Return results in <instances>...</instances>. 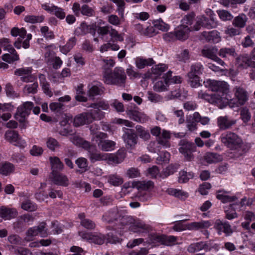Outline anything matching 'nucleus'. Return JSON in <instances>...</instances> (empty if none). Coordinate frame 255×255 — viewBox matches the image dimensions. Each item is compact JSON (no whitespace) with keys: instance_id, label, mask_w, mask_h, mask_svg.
Listing matches in <instances>:
<instances>
[{"instance_id":"1","label":"nucleus","mask_w":255,"mask_h":255,"mask_svg":"<svg viewBox=\"0 0 255 255\" xmlns=\"http://www.w3.org/2000/svg\"><path fill=\"white\" fill-rule=\"evenodd\" d=\"M127 76L124 70L121 67H116L113 71L107 69L104 71L103 80L108 85H115L125 87Z\"/></svg>"},{"instance_id":"2","label":"nucleus","mask_w":255,"mask_h":255,"mask_svg":"<svg viewBox=\"0 0 255 255\" xmlns=\"http://www.w3.org/2000/svg\"><path fill=\"white\" fill-rule=\"evenodd\" d=\"M221 140L225 146L231 150L242 148L243 151L246 152L250 148L248 145L244 144L242 139L239 135L232 131H228L225 134H222Z\"/></svg>"},{"instance_id":"3","label":"nucleus","mask_w":255,"mask_h":255,"mask_svg":"<svg viewBox=\"0 0 255 255\" xmlns=\"http://www.w3.org/2000/svg\"><path fill=\"white\" fill-rule=\"evenodd\" d=\"M90 131L92 134V140L97 144L99 149L108 151L114 148L116 143L114 141L107 139L108 135L106 133L95 131L94 125L91 126Z\"/></svg>"},{"instance_id":"4","label":"nucleus","mask_w":255,"mask_h":255,"mask_svg":"<svg viewBox=\"0 0 255 255\" xmlns=\"http://www.w3.org/2000/svg\"><path fill=\"white\" fill-rule=\"evenodd\" d=\"M150 132L153 136L156 137V141L164 148L170 147V139L171 137V132L165 129H161L158 126H155L150 129Z\"/></svg>"},{"instance_id":"5","label":"nucleus","mask_w":255,"mask_h":255,"mask_svg":"<svg viewBox=\"0 0 255 255\" xmlns=\"http://www.w3.org/2000/svg\"><path fill=\"white\" fill-rule=\"evenodd\" d=\"M132 188H136L139 192L138 197L139 201L144 202L147 201L150 197V194L147 193H142V191H150L154 188V183L151 181H137L131 183Z\"/></svg>"},{"instance_id":"6","label":"nucleus","mask_w":255,"mask_h":255,"mask_svg":"<svg viewBox=\"0 0 255 255\" xmlns=\"http://www.w3.org/2000/svg\"><path fill=\"white\" fill-rule=\"evenodd\" d=\"M179 145V152L183 154L185 159L187 161L192 160L194 157L193 152L196 150V146L194 143L185 139H182L180 141Z\"/></svg>"},{"instance_id":"7","label":"nucleus","mask_w":255,"mask_h":255,"mask_svg":"<svg viewBox=\"0 0 255 255\" xmlns=\"http://www.w3.org/2000/svg\"><path fill=\"white\" fill-rule=\"evenodd\" d=\"M218 25V22L215 17H207L202 15L198 18L195 24L193 26V29L198 31L200 29L201 26L208 29L215 28Z\"/></svg>"},{"instance_id":"8","label":"nucleus","mask_w":255,"mask_h":255,"mask_svg":"<svg viewBox=\"0 0 255 255\" xmlns=\"http://www.w3.org/2000/svg\"><path fill=\"white\" fill-rule=\"evenodd\" d=\"M79 235L83 239L99 245H103L106 240L105 235L101 233L80 232Z\"/></svg>"},{"instance_id":"9","label":"nucleus","mask_w":255,"mask_h":255,"mask_svg":"<svg viewBox=\"0 0 255 255\" xmlns=\"http://www.w3.org/2000/svg\"><path fill=\"white\" fill-rule=\"evenodd\" d=\"M206 86L217 93H228L229 92V85L224 81L207 80Z\"/></svg>"},{"instance_id":"10","label":"nucleus","mask_w":255,"mask_h":255,"mask_svg":"<svg viewBox=\"0 0 255 255\" xmlns=\"http://www.w3.org/2000/svg\"><path fill=\"white\" fill-rule=\"evenodd\" d=\"M33 103L31 102H26L17 108V112L15 118L20 123L25 120V118L31 112L33 108Z\"/></svg>"},{"instance_id":"11","label":"nucleus","mask_w":255,"mask_h":255,"mask_svg":"<svg viewBox=\"0 0 255 255\" xmlns=\"http://www.w3.org/2000/svg\"><path fill=\"white\" fill-rule=\"evenodd\" d=\"M236 123V120L231 119L227 115L220 116L217 120V126L222 130L231 129Z\"/></svg>"},{"instance_id":"12","label":"nucleus","mask_w":255,"mask_h":255,"mask_svg":"<svg viewBox=\"0 0 255 255\" xmlns=\"http://www.w3.org/2000/svg\"><path fill=\"white\" fill-rule=\"evenodd\" d=\"M123 138L127 144V147L132 149L137 144L138 137L133 129H127V131L123 135Z\"/></svg>"},{"instance_id":"13","label":"nucleus","mask_w":255,"mask_h":255,"mask_svg":"<svg viewBox=\"0 0 255 255\" xmlns=\"http://www.w3.org/2000/svg\"><path fill=\"white\" fill-rule=\"evenodd\" d=\"M5 138L10 143H14V145L20 147H24L25 141L19 137L18 132L14 130H7L4 134Z\"/></svg>"},{"instance_id":"14","label":"nucleus","mask_w":255,"mask_h":255,"mask_svg":"<svg viewBox=\"0 0 255 255\" xmlns=\"http://www.w3.org/2000/svg\"><path fill=\"white\" fill-rule=\"evenodd\" d=\"M215 93L211 97V102L216 105L219 108H225L229 103L228 93Z\"/></svg>"},{"instance_id":"15","label":"nucleus","mask_w":255,"mask_h":255,"mask_svg":"<svg viewBox=\"0 0 255 255\" xmlns=\"http://www.w3.org/2000/svg\"><path fill=\"white\" fill-rule=\"evenodd\" d=\"M32 68L31 67L17 69L14 71V74L20 76L22 82H29L33 81L34 77L32 75Z\"/></svg>"},{"instance_id":"16","label":"nucleus","mask_w":255,"mask_h":255,"mask_svg":"<svg viewBox=\"0 0 255 255\" xmlns=\"http://www.w3.org/2000/svg\"><path fill=\"white\" fill-rule=\"evenodd\" d=\"M237 65L241 69H246L249 67L255 68V61L247 55L239 56L237 58Z\"/></svg>"},{"instance_id":"17","label":"nucleus","mask_w":255,"mask_h":255,"mask_svg":"<svg viewBox=\"0 0 255 255\" xmlns=\"http://www.w3.org/2000/svg\"><path fill=\"white\" fill-rule=\"evenodd\" d=\"M235 97L237 98L239 106H243L248 101L249 97L246 90L241 87L236 86L234 88Z\"/></svg>"},{"instance_id":"18","label":"nucleus","mask_w":255,"mask_h":255,"mask_svg":"<svg viewBox=\"0 0 255 255\" xmlns=\"http://www.w3.org/2000/svg\"><path fill=\"white\" fill-rule=\"evenodd\" d=\"M193 29V27L189 28L187 25L181 24L177 27L174 33L176 38L179 40H185L189 37V34Z\"/></svg>"},{"instance_id":"19","label":"nucleus","mask_w":255,"mask_h":255,"mask_svg":"<svg viewBox=\"0 0 255 255\" xmlns=\"http://www.w3.org/2000/svg\"><path fill=\"white\" fill-rule=\"evenodd\" d=\"M18 212L14 208H10L4 206L0 207V217L4 220H10L15 218Z\"/></svg>"},{"instance_id":"20","label":"nucleus","mask_w":255,"mask_h":255,"mask_svg":"<svg viewBox=\"0 0 255 255\" xmlns=\"http://www.w3.org/2000/svg\"><path fill=\"white\" fill-rule=\"evenodd\" d=\"M127 114L131 119L138 123H145L149 119L144 113L134 110L128 111Z\"/></svg>"},{"instance_id":"21","label":"nucleus","mask_w":255,"mask_h":255,"mask_svg":"<svg viewBox=\"0 0 255 255\" xmlns=\"http://www.w3.org/2000/svg\"><path fill=\"white\" fill-rule=\"evenodd\" d=\"M90 118L88 112L83 113L75 117L73 124L75 127L89 124L91 123Z\"/></svg>"},{"instance_id":"22","label":"nucleus","mask_w":255,"mask_h":255,"mask_svg":"<svg viewBox=\"0 0 255 255\" xmlns=\"http://www.w3.org/2000/svg\"><path fill=\"white\" fill-rule=\"evenodd\" d=\"M129 230L133 232H145L151 230V228L141 221H137L130 226Z\"/></svg>"},{"instance_id":"23","label":"nucleus","mask_w":255,"mask_h":255,"mask_svg":"<svg viewBox=\"0 0 255 255\" xmlns=\"http://www.w3.org/2000/svg\"><path fill=\"white\" fill-rule=\"evenodd\" d=\"M52 181L56 185L63 186H67L69 184V180L67 177L59 172L51 174Z\"/></svg>"},{"instance_id":"24","label":"nucleus","mask_w":255,"mask_h":255,"mask_svg":"<svg viewBox=\"0 0 255 255\" xmlns=\"http://www.w3.org/2000/svg\"><path fill=\"white\" fill-rule=\"evenodd\" d=\"M215 226L219 234H221V232H224L226 236H229L233 233L230 225L226 222H223L220 220H218L216 221Z\"/></svg>"},{"instance_id":"25","label":"nucleus","mask_w":255,"mask_h":255,"mask_svg":"<svg viewBox=\"0 0 255 255\" xmlns=\"http://www.w3.org/2000/svg\"><path fill=\"white\" fill-rule=\"evenodd\" d=\"M201 52L203 56L213 60L214 57H216L218 49L216 46H205Z\"/></svg>"},{"instance_id":"26","label":"nucleus","mask_w":255,"mask_h":255,"mask_svg":"<svg viewBox=\"0 0 255 255\" xmlns=\"http://www.w3.org/2000/svg\"><path fill=\"white\" fill-rule=\"evenodd\" d=\"M188 251L191 253L201 250L209 251L210 250L207 243L204 242H200L191 244L188 248Z\"/></svg>"},{"instance_id":"27","label":"nucleus","mask_w":255,"mask_h":255,"mask_svg":"<svg viewBox=\"0 0 255 255\" xmlns=\"http://www.w3.org/2000/svg\"><path fill=\"white\" fill-rule=\"evenodd\" d=\"M49 160L52 169L51 174L58 173L63 170L64 164L58 157H50Z\"/></svg>"},{"instance_id":"28","label":"nucleus","mask_w":255,"mask_h":255,"mask_svg":"<svg viewBox=\"0 0 255 255\" xmlns=\"http://www.w3.org/2000/svg\"><path fill=\"white\" fill-rule=\"evenodd\" d=\"M228 193L225 190H218L217 191L216 197L224 203L231 202L238 199L236 196L228 195Z\"/></svg>"},{"instance_id":"29","label":"nucleus","mask_w":255,"mask_h":255,"mask_svg":"<svg viewBox=\"0 0 255 255\" xmlns=\"http://www.w3.org/2000/svg\"><path fill=\"white\" fill-rule=\"evenodd\" d=\"M155 63L152 58H144L143 57L138 56L135 59V64L138 69H143L146 66H151Z\"/></svg>"},{"instance_id":"30","label":"nucleus","mask_w":255,"mask_h":255,"mask_svg":"<svg viewBox=\"0 0 255 255\" xmlns=\"http://www.w3.org/2000/svg\"><path fill=\"white\" fill-rule=\"evenodd\" d=\"M202 35L208 42L217 43L221 40L219 33L216 30L210 32L204 31L202 32Z\"/></svg>"},{"instance_id":"31","label":"nucleus","mask_w":255,"mask_h":255,"mask_svg":"<svg viewBox=\"0 0 255 255\" xmlns=\"http://www.w3.org/2000/svg\"><path fill=\"white\" fill-rule=\"evenodd\" d=\"M78 217L80 220V224L85 228L88 230H93L96 228V224L93 221L86 219L84 213L79 214Z\"/></svg>"},{"instance_id":"32","label":"nucleus","mask_w":255,"mask_h":255,"mask_svg":"<svg viewBox=\"0 0 255 255\" xmlns=\"http://www.w3.org/2000/svg\"><path fill=\"white\" fill-rule=\"evenodd\" d=\"M126 155V152L125 149H121L119 150L116 154H111L109 157L110 161L115 163H119L122 162L125 159Z\"/></svg>"},{"instance_id":"33","label":"nucleus","mask_w":255,"mask_h":255,"mask_svg":"<svg viewBox=\"0 0 255 255\" xmlns=\"http://www.w3.org/2000/svg\"><path fill=\"white\" fill-rule=\"evenodd\" d=\"M218 54L222 58L235 57L237 55L236 50L233 47L222 48L219 50Z\"/></svg>"},{"instance_id":"34","label":"nucleus","mask_w":255,"mask_h":255,"mask_svg":"<svg viewBox=\"0 0 255 255\" xmlns=\"http://www.w3.org/2000/svg\"><path fill=\"white\" fill-rule=\"evenodd\" d=\"M247 20L248 17L246 14L242 13L235 17L233 19L232 23L233 25L235 27L241 28L245 27Z\"/></svg>"},{"instance_id":"35","label":"nucleus","mask_w":255,"mask_h":255,"mask_svg":"<svg viewBox=\"0 0 255 255\" xmlns=\"http://www.w3.org/2000/svg\"><path fill=\"white\" fill-rule=\"evenodd\" d=\"M172 72L171 71H168L166 74H164L162 78L165 80L166 83L170 84H179L181 83V78L180 76H175L172 77Z\"/></svg>"},{"instance_id":"36","label":"nucleus","mask_w":255,"mask_h":255,"mask_svg":"<svg viewBox=\"0 0 255 255\" xmlns=\"http://www.w3.org/2000/svg\"><path fill=\"white\" fill-rule=\"evenodd\" d=\"M244 218L247 222L242 223V227L249 231L251 232V229L250 227V223L251 221L255 220V215L254 213L251 211H246L244 215Z\"/></svg>"},{"instance_id":"37","label":"nucleus","mask_w":255,"mask_h":255,"mask_svg":"<svg viewBox=\"0 0 255 255\" xmlns=\"http://www.w3.org/2000/svg\"><path fill=\"white\" fill-rule=\"evenodd\" d=\"M105 90L104 87L101 85H93L88 92V95L89 97L93 98L95 96L102 95Z\"/></svg>"},{"instance_id":"38","label":"nucleus","mask_w":255,"mask_h":255,"mask_svg":"<svg viewBox=\"0 0 255 255\" xmlns=\"http://www.w3.org/2000/svg\"><path fill=\"white\" fill-rule=\"evenodd\" d=\"M211 224L208 221H202L199 222H193L188 225L187 228L189 230H198L205 229L209 227Z\"/></svg>"},{"instance_id":"39","label":"nucleus","mask_w":255,"mask_h":255,"mask_svg":"<svg viewBox=\"0 0 255 255\" xmlns=\"http://www.w3.org/2000/svg\"><path fill=\"white\" fill-rule=\"evenodd\" d=\"M168 67L163 64H160L152 67L151 69V77H157L162 74V73L166 71Z\"/></svg>"},{"instance_id":"40","label":"nucleus","mask_w":255,"mask_h":255,"mask_svg":"<svg viewBox=\"0 0 255 255\" xmlns=\"http://www.w3.org/2000/svg\"><path fill=\"white\" fill-rule=\"evenodd\" d=\"M89 156L92 162L103 160L107 158L105 154H101L96 149L95 146L94 147V149H92L89 152Z\"/></svg>"},{"instance_id":"41","label":"nucleus","mask_w":255,"mask_h":255,"mask_svg":"<svg viewBox=\"0 0 255 255\" xmlns=\"http://www.w3.org/2000/svg\"><path fill=\"white\" fill-rule=\"evenodd\" d=\"M40 79V83L41 85L42 90L44 93L49 97H51L53 95L52 91L49 88V84L46 81L45 76L43 74H40L39 76Z\"/></svg>"},{"instance_id":"42","label":"nucleus","mask_w":255,"mask_h":255,"mask_svg":"<svg viewBox=\"0 0 255 255\" xmlns=\"http://www.w3.org/2000/svg\"><path fill=\"white\" fill-rule=\"evenodd\" d=\"M169 194L173 195L181 200H185L188 197V193L181 190L170 189L168 190Z\"/></svg>"},{"instance_id":"43","label":"nucleus","mask_w":255,"mask_h":255,"mask_svg":"<svg viewBox=\"0 0 255 255\" xmlns=\"http://www.w3.org/2000/svg\"><path fill=\"white\" fill-rule=\"evenodd\" d=\"M205 160L209 163L217 162L221 161L222 158L220 155L216 153L208 152L204 156Z\"/></svg>"},{"instance_id":"44","label":"nucleus","mask_w":255,"mask_h":255,"mask_svg":"<svg viewBox=\"0 0 255 255\" xmlns=\"http://www.w3.org/2000/svg\"><path fill=\"white\" fill-rule=\"evenodd\" d=\"M88 113L91 119V123L94 120H100L104 117V113L97 109L91 110Z\"/></svg>"},{"instance_id":"45","label":"nucleus","mask_w":255,"mask_h":255,"mask_svg":"<svg viewBox=\"0 0 255 255\" xmlns=\"http://www.w3.org/2000/svg\"><path fill=\"white\" fill-rule=\"evenodd\" d=\"M203 70V66L200 63H195L191 66V70L188 73V76H199V75L202 73Z\"/></svg>"},{"instance_id":"46","label":"nucleus","mask_w":255,"mask_h":255,"mask_svg":"<svg viewBox=\"0 0 255 255\" xmlns=\"http://www.w3.org/2000/svg\"><path fill=\"white\" fill-rule=\"evenodd\" d=\"M14 170L13 165L10 163H5L0 165V173L4 175L12 172Z\"/></svg>"},{"instance_id":"47","label":"nucleus","mask_w":255,"mask_h":255,"mask_svg":"<svg viewBox=\"0 0 255 255\" xmlns=\"http://www.w3.org/2000/svg\"><path fill=\"white\" fill-rule=\"evenodd\" d=\"M179 167L178 164H170L166 168H165L162 172L161 176L163 177H167V176L173 174L176 171Z\"/></svg>"},{"instance_id":"48","label":"nucleus","mask_w":255,"mask_h":255,"mask_svg":"<svg viewBox=\"0 0 255 255\" xmlns=\"http://www.w3.org/2000/svg\"><path fill=\"white\" fill-rule=\"evenodd\" d=\"M44 19L43 15H28L24 17V20L26 22L31 23L42 22Z\"/></svg>"},{"instance_id":"49","label":"nucleus","mask_w":255,"mask_h":255,"mask_svg":"<svg viewBox=\"0 0 255 255\" xmlns=\"http://www.w3.org/2000/svg\"><path fill=\"white\" fill-rule=\"evenodd\" d=\"M76 42L75 37H72L69 41L62 47H60V51L64 54H66L73 47Z\"/></svg>"},{"instance_id":"50","label":"nucleus","mask_w":255,"mask_h":255,"mask_svg":"<svg viewBox=\"0 0 255 255\" xmlns=\"http://www.w3.org/2000/svg\"><path fill=\"white\" fill-rule=\"evenodd\" d=\"M2 59L3 61L11 63L14 61L19 60V56L17 52L10 53V54H4L2 56Z\"/></svg>"},{"instance_id":"51","label":"nucleus","mask_w":255,"mask_h":255,"mask_svg":"<svg viewBox=\"0 0 255 255\" xmlns=\"http://www.w3.org/2000/svg\"><path fill=\"white\" fill-rule=\"evenodd\" d=\"M21 207L24 210L32 212L35 211L37 207L36 204L33 203L30 200H27L21 203Z\"/></svg>"},{"instance_id":"52","label":"nucleus","mask_w":255,"mask_h":255,"mask_svg":"<svg viewBox=\"0 0 255 255\" xmlns=\"http://www.w3.org/2000/svg\"><path fill=\"white\" fill-rule=\"evenodd\" d=\"M137 132L139 136L143 139L145 140H147L150 139V135L147 130L144 129V128L141 126L138 125L135 127Z\"/></svg>"},{"instance_id":"53","label":"nucleus","mask_w":255,"mask_h":255,"mask_svg":"<svg viewBox=\"0 0 255 255\" xmlns=\"http://www.w3.org/2000/svg\"><path fill=\"white\" fill-rule=\"evenodd\" d=\"M154 27L162 31H167L169 29L170 25L164 22L162 19H159L154 22Z\"/></svg>"},{"instance_id":"54","label":"nucleus","mask_w":255,"mask_h":255,"mask_svg":"<svg viewBox=\"0 0 255 255\" xmlns=\"http://www.w3.org/2000/svg\"><path fill=\"white\" fill-rule=\"evenodd\" d=\"M241 119L244 123H247L250 121L251 115L249 110L246 107H243L240 110Z\"/></svg>"},{"instance_id":"55","label":"nucleus","mask_w":255,"mask_h":255,"mask_svg":"<svg viewBox=\"0 0 255 255\" xmlns=\"http://www.w3.org/2000/svg\"><path fill=\"white\" fill-rule=\"evenodd\" d=\"M193 177V174L192 173H188L184 170H182L179 172L178 181L179 183H186L188 182L190 179H191Z\"/></svg>"},{"instance_id":"56","label":"nucleus","mask_w":255,"mask_h":255,"mask_svg":"<svg viewBox=\"0 0 255 255\" xmlns=\"http://www.w3.org/2000/svg\"><path fill=\"white\" fill-rule=\"evenodd\" d=\"M217 13L220 18L223 21L231 20L233 18L232 14L226 10H218Z\"/></svg>"},{"instance_id":"57","label":"nucleus","mask_w":255,"mask_h":255,"mask_svg":"<svg viewBox=\"0 0 255 255\" xmlns=\"http://www.w3.org/2000/svg\"><path fill=\"white\" fill-rule=\"evenodd\" d=\"M53 9L52 14L55 15L58 18L63 19L65 17L66 13L64 10L61 7L53 5Z\"/></svg>"},{"instance_id":"58","label":"nucleus","mask_w":255,"mask_h":255,"mask_svg":"<svg viewBox=\"0 0 255 255\" xmlns=\"http://www.w3.org/2000/svg\"><path fill=\"white\" fill-rule=\"evenodd\" d=\"M46 145L47 147L52 151H54L56 148L60 147V144L57 140L51 137L47 138Z\"/></svg>"},{"instance_id":"59","label":"nucleus","mask_w":255,"mask_h":255,"mask_svg":"<svg viewBox=\"0 0 255 255\" xmlns=\"http://www.w3.org/2000/svg\"><path fill=\"white\" fill-rule=\"evenodd\" d=\"M38 86V85L37 82H34L30 85H27L24 87L23 91L27 94H34L37 92Z\"/></svg>"},{"instance_id":"60","label":"nucleus","mask_w":255,"mask_h":255,"mask_svg":"<svg viewBox=\"0 0 255 255\" xmlns=\"http://www.w3.org/2000/svg\"><path fill=\"white\" fill-rule=\"evenodd\" d=\"M193 119L196 122L201 123L203 125H206L209 124L210 119L207 117H202L198 112H195L193 114Z\"/></svg>"},{"instance_id":"61","label":"nucleus","mask_w":255,"mask_h":255,"mask_svg":"<svg viewBox=\"0 0 255 255\" xmlns=\"http://www.w3.org/2000/svg\"><path fill=\"white\" fill-rule=\"evenodd\" d=\"M40 31L43 36L46 39H52L55 37L54 34L52 31L49 30L48 26H44L41 27Z\"/></svg>"},{"instance_id":"62","label":"nucleus","mask_w":255,"mask_h":255,"mask_svg":"<svg viewBox=\"0 0 255 255\" xmlns=\"http://www.w3.org/2000/svg\"><path fill=\"white\" fill-rule=\"evenodd\" d=\"M187 128L189 130L192 131L196 130L197 128V123L198 122H196L193 119V115L191 116H189L187 119Z\"/></svg>"},{"instance_id":"63","label":"nucleus","mask_w":255,"mask_h":255,"mask_svg":"<svg viewBox=\"0 0 255 255\" xmlns=\"http://www.w3.org/2000/svg\"><path fill=\"white\" fill-rule=\"evenodd\" d=\"M169 84H166L164 80V82L162 81H158L155 83L153 86V89L155 91L160 92L167 90V87Z\"/></svg>"},{"instance_id":"64","label":"nucleus","mask_w":255,"mask_h":255,"mask_svg":"<svg viewBox=\"0 0 255 255\" xmlns=\"http://www.w3.org/2000/svg\"><path fill=\"white\" fill-rule=\"evenodd\" d=\"M46 225L45 222H42L40 223L38 226H35L38 232V235H40L41 237H45L48 235Z\"/></svg>"}]
</instances>
